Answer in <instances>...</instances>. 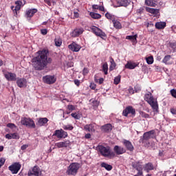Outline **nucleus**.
Returning a JSON list of instances; mask_svg holds the SVG:
<instances>
[{"mask_svg": "<svg viewBox=\"0 0 176 176\" xmlns=\"http://www.w3.org/2000/svg\"><path fill=\"white\" fill-rule=\"evenodd\" d=\"M55 146H56V148H68V146H71V141L65 140L63 142H58L55 144Z\"/></svg>", "mask_w": 176, "mask_h": 176, "instance_id": "f3484780", "label": "nucleus"}, {"mask_svg": "<svg viewBox=\"0 0 176 176\" xmlns=\"http://www.w3.org/2000/svg\"><path fill=\"white\" fill-rule=\"evenodd\" d=\"M151 138H155V130H151L143 134V140L148 141Z\"/></svg>", "mask_w": 176, "mask_h": 176, "instance_id": "dca6fc26", "label": "nucleus"}, {"mask_svg": "<svg viewBox=\"0 0 176 176\" xmlns=\"http://www.w3.org/2000/svg\"><path fill=\"white\" fill-rule=\"evenodd\" d=\"M130 0H117V5L119 6H124V8H127L130 5Z\"/></svg>", "mask_w": 176, "mask_h": 176, "instance_id": "b1692460", "label": "nucleus"}, {"mask_svg": "<svg viewBox=\"0 0 176 176\" xmlns=\"http://www.w3.org/2000/svg\"><path fill=\"white\" fill-rule=\"evenodd\" d=\"M102 72H104V75H108V63H104L102 66Z\"/></svg>", "mask_w": 176, "mask_h": 176, "instance_id": "e433bc0d", "label": "nucleus"}, {"mask_svg": "<svg viewBox=\"0 0 176 176\" xmlns=\"http://www.w3.org/2000/svg\"><path fill=\"white\" fill-rule=\"evenodd\" d=\"M155 28L157 30H164L166 28V22H157L155 23Z\"/></svg>", "mask_w": 176, "mask_h": 176, "instance_id": "c85d7f7f", "label": "nucleus"}, {"mask_svg": "<svg viewBox=\"0 0 176 176\" xmlns=\"http://www.w3.org/2000/svg\"><path fill=\"white\" fill-rule=\"evenodd\" d=\"M137 38H138V35L135 34L133 36H126V39L131 41L132 43H137Z\"/></svg>", "mask_w": 176, "mask_h": 176, "instance_id": "c756f323", "label": "nucleus"}, {"mask_svg": "<svg viewBox=\"0 0 176 176\" xmlns=\"http://www.w3.org/2000/svg\"><path fill=\"white\" fill-rule=\"evenodd\" d=\"M129 91L130 94H134V89L133 88H129Z\"/></svg>", "mask_w": 176, "mask_h": 176, "instance_id": "69168bd1", "label": "nucleus"}, {"mask_svg": "<svg viewBox=\"0 0 176 176\" xmlns=\"http://www.w3.org/2000/svg\"><path fill=\"white\" fill-rule=\"evenodd\" d=\"M38 55L32 59V66L36 71H43L48 64H52L53 59L47 57L49 50H43L37 52Z\"/></svg>", "mask_w": 176, "mask_h": 176, "instance_id": "f257e3e1", "label": "nucleus"}, {"mask_svg": "<svg viewBox=\"0 0 176 176\" xmlns=\"http://www.w3.org/2000/svg\"><path fill=\"white\" fill-rule=\"evenodd\" d=\"M28 148V144H23V146H21V149L22 151H25V149Z\"/></svg>", "mask_w": 176, "mask_h": 176, "instance_id": "bf43d9fd", "label": "nucleus"}, {"mask_svg": "<svg viewBox=\"0 0 176 176\" xmlns=\"http://www.w3.org/2000/svg\"><path fill=\"white\" fill-rule=\"evenodd\" d=\"M21 124L22 126H26V127H29L30 129H35L36 127L35 122L31 118L22 117Z\"/></svg>", "mask_w": 176, "mask_h": 176, "instance_id": "39448f33", "label": "nucleus"}, {"mask_svg": "<svg viewBox=\"0 0 176 176\" xmlns=\"http://www.w3.org/2000/svg\"><path fill=\"white\" fill-rule=\"evenodd\" d=\"M15 5H16V6L21 7V5H23V2L21 1H16L15 2Z\"/></svg>", "mask_w": 176, "mask_h": 176, "instance_id": "13d9d810", "label": "nucleus"}, {"mask_svg": "<svg viewBox=\"0 0 176 176\" xmlns=\"http://www.w3.org/2000/svg\"><path fill=\"white\" fill-rule=\"evenodd\" d=\"M54 42L55 46H57L58 47H60V46H61V45L63 44V40L60 37L56 38L54 39Z\"/></svg>", "mask_w": 176, "mask_h": 176, "instance_id": "c9c22d12", "label": "nucleus"}, {"mask_svg": "<svg viewBox=\"0 0 176 176\" xmlns=\"http://www.w3.org/2000/svg\"><path fill=\"white\" fill-rule=\"evenodd\" d=\"M16 85L18 87H20L21 89L23 87H27V79L22 78H16Z\"/></svg>", "mask_w": 176, "mask_h": 176, "instance_id": "6ab92c4d", "label": "nucleus"}, {"mask_svg": "<svg viewBox=\"0 0 176 176\" xmlns=\"http://www.w3.org/2000/svg\"><path fill=\"white\" fill-rule=\"evenodd\" d=\"M21 7L19 6H16L15 8L14 9V13H16V14H17V10H20Z\"/></svg>", "mask_w": 176, "mask_h": 176, "instance_id": "6e6d98bb", "label": "nucleus"}, {"mask_svg": "<svg viewBox=\"0 0 176 176\" xmlns=\"http://www.w3.org/2000/svg\"><path fill=\"white\" fill-rule=\"evenodd\" d=\"M144 100L151 105L154 112H159V104L157 103V100H155L153 96H152L151 93L146 94L144 96Z\"/></svg>", "mask_w": 176, "mask_h": 176, "instance_id": "f03ea898", "label": "nucleus"}, {"mask_svg": "<svg viewBox=\"0 0 176 176\" xmlns=\"http://www.w3.org/2000/svg\"><path fill=\"white\" fill-rule=\"evenodd\" d=\"M122 78V76L118 75L117 77L114 78V85H119L120 83V79Z\"/></svg>", "mask_w": 176, "mask_h": 176, "instance_id": "c03bdc74", "label": "nucleus"}, {"mask_svg": "<svg viewBox=\"0 0 176 176\" xmlns=\"http://www.w3.org/2000/svg\"><path fill=\"white\" fill-rule=\"evenodd\" d=\"M169 46L171 47V49H173L175 50L176 48V43H169Z\"/></svg>", "mask_w": 176, "mask_h": 176, "instance_id": "3c124183", "label": "nucleus"}, {"mask_svg": "<svg viewBox=\"0 0 176 176\" xmlns=\"http://www.w3.org/2000/svg\"><path fill=\"white\" fill-rule=\"evenodd\" d=\"M145 2L148 6H153V8H155L157 5L155 2H153V0H145Z\"/></svg>", "mask_w": 176, "mask_h": 176, "instance_id": "4c0bfd02", "label": "nucleus"}, {"mask_svg": "<svg viewBox=\"0 0 176 176\" xmlns=\"http://www.w3.org/2000/svg\"><path fill=\"white\" fill-rule=\"evenodd\" d=\"M43 80L44 83H46L47 85H53L56 83V80H57V78H56V76H50L47 75L43 77Z\"/></svg>", "mask_w": 176, "mask_h": 176, "instance_id": "9b49d317", "label": "nucleus"}, {"mask_svg": "<svg viewBox=\"0 0 176 176\" xmlns=\"http://www.w3.org/2000/svg\"><path fill=\"white\" fill-rule=\"evenodd\" d=\"M92 32L96 35V36H100V38H105L107 36L105 35V33L102 32L100 28L93 26L91 28Z\"/></svg>", "mask_w": 176, "mask_h": 176, "instance_id": "f8f14e48", "label": "nucleus"}, {"mask_svg": "<svg viewBox=\"0 0 176 176\" xmlns=\"http://www.w3.org/2000/svg\"><path fill=\"white\" fill-rule=\"evenodd\" d=\"M28 176H42V170L38 166H34L32 169L29 170Z\"/></svg>", "mask_w": 176, "mask_h": 176, "instance_id": "6e6552de", "label": "nucleus"}, {"mask_svg": "<svg viewBox=\"0 0 176 176\" xmlns=\"http://www.w3.org/2000/svg\"><path fill=\"white\" fill-rule=\"evenodd\" d=\"M63 129V130H69V131H72V130H74V126L71 124L64 125Z\"/></svg>", "mask_w": 176, "mask_h": 176, "instance_id": "ea45409f", "label": "nucleus"}, {"mask_svg": "<svg viewBox=\"0 0 176 176\" xmlns=\"http://www.w3.org/2000/svg\"><path fill=\"white\" fill-rule=\"evenodd\" d=\"M105 17H107L108 19V20H111L112 22L113 21V20L116 19L115 15H113V14H111L109 12H107L105 14Z\"/></svg>", "mask_w": 176, "mask_h": 176, "instance_id": "58836bf2", "label": "nucleus"}, {"mask_svg": "<svg viewBox=\"0 0 176 176\" xmlns=\"http://www.w3.org/2000/svg\"><path fill=\"white\" fill-rule=\"evenodd\" d=\"M170 60H171V55H166L162 60V63H164V64H167V63H168Z\"/></svg>", "mask_w": 176, "mask_h": 176, "instance_id": "a19ab883", "label": "nucleus"}, {"mask_svg": "<svg viewBox=\"0 0 176 176\" xmlns=\"http://www.w3.org/2000/svg\"><path fill=\"white\" fill-rule=\"evenodd\" d=\"M89 87L92 90H96V87H97V85L96 84H94V82H91Z\"/></svg>", "mask_w": 176, "mask_h": 176, "instance_id": "8fccbe9b", "label": "nucleus"}, {"mask_svg": "<svg viewBox=\"0 0 176 176\" xmlns=\"http://www.w3.org/2000/svg\"><path fill=\"white\" fill-rule=\"evenodd\" d=\"M129 115L135 116V109H134L133 106H127L122 111L123 116L127 117Z\"/></svg>", "mask_w": 176, "mask_h": 176, "instance_id": "9d476101", "label": "nucleus"}, {"mask_svg": "<svg viewBox=\"0 0 176 176\" xmlns=\"http://www.w3.org/2000/svg\"><path fill=\"white\" fill-rule=\"evenodd\" d=\"M3 74L6 80L8 82H16V80H17V75L14 73L4 70L3 71Z\"/></svg>", "mask_w": 176, "mask_h": 176, "instance_id": "0eeeda50", "label": "nucleus"}, {"mask_svg": "<svg viewBox=\"0 0 176 176\" xmlns=\"http://www.w3.org/2000/svg\"><path fill=\"white\" fill-rule=\"evenodd\" d=\"M71 116L72 118H74L76 120H79V119H80V115H79V113H72L71 114Z\"/></svg>", "mask_w": 176, "mask_h": 176, "instance_id": "a18cd8bd", "label": "nucleus"}, {"mask_svg": "<svg viewBox=\"0 0 176 176\" xmlns=\"http://www.w3.org/2000/svg\"><path fill=\"white\" fill-rule=\"evenodd\" d=\"M67 114L69 115V113L71 112H72V111H75L76 109V106L74 105V104H68L67 107Z\"/></svg>", "mask_w": 176, "mask_h": 176, "instance_id": "7c9ffc66", "label": "nucleus"}, {"mask_svg": "<svg viewBox=\"0 0 176 176\" xmlns=\"http://www.w3.org/2000/svg\"><path fill=\"white\" fill-rule=\"evenodd\" d=\"M6 138L7 140H19L20 138V136L19 135V133H7L6 135Z\"/></svg>", "mask_w": 176, "mask_h": 176, "instance_id": "4be33fe9", "label": "nucleus"}, {"mask_svg": "<svg viewBox=\"0 0 176 176\" xmlns=\"http://www.w3.org/2000/svg\"><path fill=\"white\" fill-rule=\"evenodd\" d=\"M85 137V138H91V135L90 133H87Z\"/></svg>", "mask_w": 176, "mask_h": 176, "instance_id": "338daca9", "label": "nucleus"}, {"mask_svg": "<svg viewBox=\"0 0 176 176\" xmlns=\"http://www.w3.org/2000/svg\"><path fill=\"white\" fill-rule=\"evenodd\" d=\"M73 19H79V12H78V11H74V12Z\"/></svg>", "mask_w": 176, "mask_h": 176, "instance_id": "603ef678", "label": "nucleus"}, {"mask_svg": "<svg viewBox=\"0 0 176 176\" xmlns=\"http://www.w3.org/2000/svg\"><path fill=\"white\" fill-rule=\"evenodd\" d=\"M41 33L42 35H47V29H41Z\"/></svg>", "mask_w": 176, "mask_h": 176, "instance_id": "5fc2aeb1", "label": "nucleus"}, {"mask_svg": "<svg viewBox=\"0 0 176 176\" xmlns=\"http://www.w3.org/2000/svg\"><path fill=\"white\" fill-rule=\"evenodd\" d=\"M100 166L101 167H103V168H105V170L107 171H111V170H112L111 165H109L105 162H102Z\"/></svg>", "mask_w": 176, "mask_h": 176, "instance_id": "f704fd0d", "label": "nucleus"}, {"mask_svg": "<svg viewBox=\"0 0 176 176\" xmlns=\"http://www.w3.org/2000/svg\"><path fill=\"white\" fill-rule=\"evenodd\" d=\"M147 64L151 65V64H153V56H148L146 58Z\"/></svg>", "mask_w": 176, "mask_h": 176, "instance_id": "49530a36", "label": "nucleus"}, {"mask_svg": "<svg viewBox=\"0 0 176 176\" xmlns=\"http://www.w3.org/2000/svg\"><path fill=\"white\" fill-rule=\"evenodd\" d=\"M99 8H100V6H98V5H93L92 6V9H95L96 10H98Z\"/></svg>", "mask_w": 176, "mask_h": 176, "instance_id": "0e129e2a", "label": "nucleus"}, {"mask_svg": "<svg viewBox=\"0 0 176 176\" xmlns=\"http://www.w3.org/2000/svg\"><path fill=\"white\" fill-rule=\"evenodd\" d=\"M146 10L148 13H151V14H159V9L146 8Z\"/></svg>", "mask_w": 176, "mask_h": 176, "instance_id": "473e14b6", "label": "nucleus"}, {"mask_svg": "<svg viewBox=\"0 0 176 176\" xmlns=\"http://www.w3.org/2000/svg\"><path fill=\"white\" fill-rule=\"evenodd\" d=\"M5 162H6V160H5V158L0 159V163L1 164V166H3L5 164Z\"/></svg>", "mask_w": 176, "mask_h": 176, "instance_id": "680f3d73", "label": "nucleus"}, {"mask_svg": "<svg viewBox=\"0 0 176 176\" xmlns=\"http://www.w3.org/2000/svg\"><path fill=\"white\" fill-rule=\"evenodd\" d=\"M47 122H49V119H47V118H40L37 120L36 126L42 127V126H45Z\"/></svg>", "mask_w": 176, "mask_h": 176, "instance_id": "412c9836", "label": "nucleus"}, {"mask_svg": "<svg viewBox=\"0 0 176 176\" xmlns=\"http://www.w3.org/2000/svg\"><path fill=\"white\" fill-rule=\"evenodd\" d=\"M82 73L84 75H87V74H89V70L87 69V68H84L82 70Z\"/></svg>", "mask_w": 176, "mask_h": 176, "instance_id": "052dcab7", "label": "nucleus"}, {"mask_svg": "<svg viewBox=\"0 0 176 176\" xmlns=\"http://www.w3.org/2000/svg\"><path fill=\"white\" fill-rule=\"evenodd\" d=\"M136 67H138V64L130 61H128L125 65V68L126 69H134Z\"/></svg>", "mask_w": 176, "mask_h": 176, "instance_id": "393cba45", "label": "nucleus"}, {"mask_svg": "<svg viewBox=\"0 0 176 176\" xmlns=\"http://www.w3.org/2000/svg\"><path fill=\"white\" fill-rule=\"evenodd\" d=\"M170 94L172 97H174V98H176V89H173L170 90Z\"/></svg>", "mask_w": 176, "mask_h": 176, "instance_id": "09e8293b", "label": "nucleus"}, {"mask_svg": "<svg viewBox=\"0 0 176 176\" xmlns=\"http://www.w3.org/2000/svg\"><path fill=\"white\" fill-rule=\"evenodd\" d=\"M74 84L76 85V86H80V80L78 79L74 80Z\"/></svg>", "mask_w": 176, "mask_h": 176, "instance_id": "4d7b16f0", "label": "nucleus"}, {"mask_svg": "<svg viewBox=\"0 0 176 176\" xmlns=\"http://www.w3.org/2000/svg\"><path fill=\"white\" fill-rule=\"evenodd\" d=\"M140 116H142V118H144V119H148L149 118H151V116H149V114L145 113L144 111H140Z\"/></svg>", "mask_w": 176, "mask_h": 176, "instance_id": "79ce46f5", "label": "nucleus"}, {"mask_svg": "<svg viewBox=\"0 0 176 176\" xmlns=\"http://www.w3.org/2000/svg\"><path fill=\"white\" fill-rule=\"evenodd\" d=\"M110 69H112V68H115L116 67V63H115V60H113L112 57H110Z\"/></svg>", "mask_w": 176, "mask_h": 176, "instance_id": "37998d69", "label": "nucleus"}, {"mask_svg": "<svg viewBox=\"0 0 176 176\" xmlns=\"http://www.w3.org/2000/svg\"><path fill=\"white\" fill-rule=\"evenodd\" d=\"M21 168V164L20 162H15L8 167V170L11 171L12 174H17Z\"/></svg>", "mask_w": 176, "mask_h": 176, "instance_id": "1a4fd4ad", "label": "nucleus"}, {"mask_svg": "<svg viewBox=\"0 0 176 176\" xmlns=\"http://www.w3.org/2000/svg\"><path fill=\"white\" fill-rule=\"evenodd\" d=\"M96 82H98L100 85H102V83H104V78H100L98 80L95 79Z\"/></svg>", "mask_w": 176, "mask_h": 176, "instance_id": "864d4df0", "label": "nucleus"}, {"mask_svg": "<svg viewBox=\"0 0 176 176\" xmlns=\"http://www.w3.org/2000/svg\"><path fill=\"white\" fill-rule=\"evenodd\" d=\"M7 127H9V129H17V126H16V124L13 123H8L7 124Z\"/></svg>", "mask_w": 176, "mask_h": 176, "instance_id": "de8ad7c7", "label": "nucleus"}, {"mask_svg": "<svg viewBox=\"0 0 176 176\" xmlns=\"http://www.w3.org/2000/svg\"><path fill=\"white\" fill-rule=\"evenodd\" d=\"M85 32V29L83 28H77L73 30V32L71 34V36L73 38H78L80 35H82Z\"/></svg>", "mask_w": 176, "mask_h": 176, "instance_id": "2eb2a0df", "label": "nucleus"}, {"mask_svg": "<svg viewBox=\"0 0 176 176\" xmlns=\"http://www.w3.org/2000/svg\"><path fill=\"white\" fill-rule=\"evenodd\" d=\"M98 149L104 157H115V153L113 151H111V147L109 146H104L102 145L98 146Z\"/></svg>", "mask_w": 176, "mask_h": 176, "instance_id": "7ed1b4c3", "label": "nucleus"}, {"mask_svg": "<svg viewBox=\"0 0 176 176\" xmlns=\"http://www.w3.org/2000/svg\"><path fill=\"white\" fill-rule=\"evenodd\" d=\"M112 23L113 24V27L116 28V30L122 29V23H120L119 21L116 20V19L115 20H113Z\"/></svg>", "mask_w": 176, "mask_h": 176, "instance_id": "2f4dec72", "label": "nucleus"}, {"mask_svg": "<svg viewBox=\"0 0 176 176\" xmlns=\"http://www.w3.org/2000/svg\"><path fill=\"white\" fill-rule=\"evenodd\" d=\"M89 16H91V17L92 19H94L95 20H98L99 19H101V14L96 12H90Z\"/></svg>", "mask_w": 176, "mask_h": 176, "instance_id": "72a5a7b5", "label": "nucleus"}, {"mask_svg": "<svg viewBox=\"0 0 176 176\" xmlns=\"http://www.w3.org/2000/svg\"><path fill=\"white\" fill-rule=\"evenodd\" d=\"M98 10H100V12H105V8L102 6H99Z\"/></svg>", "mask_w": 176, "mask_h": 176, "instance_id": "e2e57ef3", "label": "nucleus"}, {"mask_svg": "<svg viewBox=\"0 0 176 176\" xmlns=\"http://www.w3.org/2000/svg\"><path fill=\"white\" fill-rule=\"evenodd\" d=\"M122 144L125 147L126 151H129V152H133V151H134V146H133V143H131L130 140L124 139Z\"/></svg>", "mask_w": 176, "mask_h": 176, "instance_id": "4468645a", "label": "nucleus"}, {"mask_svg": "<svg viewBox=\"0 0 176 176\" xmlns=\"http://www.w3.org/2000/svg\"><path fill=\"white\" fill-rule=\"evenodd\" d=\"M84 130L89 131V133H94V131H96V124H86L84 126Z\"/></svg>", "mask_w": 176, "mask_h": 176, "instance_id": "aec40b11", "label": "nucleus"}, {"mask_svg": "<svg viewBox=\"0 0 176 176\" xmlns=\"http://www.w3.org/2000/svg\"><path fill=\"white\" fill-rule=\"evenodd\" d=\"M132 167L133 168H135L137 171H142V166L140 162H133Z\"/></svg>", "mask_w": 176, "mask_h": 176, "instance_id": "bb28decb", "label": "nucleus"}, {"mask_svg": "<svg viewBox=\"0 0 176 176\" xmlns=\"http://www.w3.org/2000/svg\"><path fill=\"white\" fill-rule=\"evenodd\" d=\"M68 47L69 50H72V52H75L76 53H77L78 52H79V50H80V49H82V46L77 44L75 42H73L72 44H69L68 45Z\"/></svg>", "mask_w": 176, "mask_h": 176, "instance_id": "a211bd4d", "label": "nucleus"}, {"mask_svg": "<svg viewBox=\"0 0 176 176\" xmlns=\"http://www.w3.org/2000/svg\"><path fill=\"white\" fill-rule=\"evenodd\" d=\"M80 164L79 163L74 162L72 163L67 168L66 171L67 175H76L78 174V170H79Z\"/></svg>", "mask_w": 176, "mask_h": 176, "instance_id": "20e7f679", "label": "nucleus"}, {"mask_svg": "<svg viewBox=\"0 0 176 176\" xmlns=\"http://www.w3.org/2000/svg\"><path fill=\"white\" fill-rule=\"evenodd\" d=\"M113 152L115 154V156H116V155H123L124 153H126V148H124L122 146L116 145L113 147Z\"/></svg>", "mask_w": 176, "mask_h": 176, "instance_id": "ddd939ff", "label": "nucleus"}, {"mask_svg": "<svg viewBox=\"0 0 176 176\" xmlns=\"http://www.w3.org/2000/svg\"><path fill=\"white\" fill-rule=\"evenodd\" d=\"M93 104L94 105H96V107H97L98 105V101L97 100H94L93 101Z\"/></svg>", "mask_w": 176, "mask_h": 176, "instance_id": "774afa93", "label": "nucleus"}, {"mask_svg": "<svg viewBox=\"0 0 176 176\" xmlns=\"http://www.w3.org/2000/svg\"><path fill=\"white\" fill-rule=\"evenodd\" d=\"M155 167L153 166V164L151 162H148L145 164L144 170H146V173H149V171H152V170H154Z\"/></svg>", "mask_w": 176, "mask_h": 176, "instance_id": "cd10ccee", "label": "nucleus"}, {"mask_svg": "<svg viewBox=\"0 0 176 176\" xmlns=\"http://www.w3.org/2000/svg\"><path fill=\"white\" fill-rule=\"evenodd\" d=\"M38 12V10L36 8H33V9H30L29 10H28L26 12V16L27 17H33L34 14H35V13Z\"/></svg>", "mask_w": 176, "mask_h": 176, "instance_id": "a878e982", "label": "nucleus"}, {"mask_svg": "<svg viewBox=\"0 0 176 176\" xmlns=\"http://www.w3.org/2000/svg\"><path fill=\"white\" fill-rule=\"evenodd\" d=\"M52 136L56 137L58 140H62V138H67V137H68V133L63 129H57L54 131Z\"/></svg>", "mask_w": 176, "mask_h": 176, "instance_id": "423d86ee", "label": "nucleus"}, {"mask_svg": "<svg viewBox=\"0 0 176 176\" xmlns=\"http://www.w3.org/2000/svg\"><path fill=\"white\" fill-rule=\"evenodd\" d=\"M101 130L104 133H111L112 131V124H106L101 126Z\"/></svg>", "mask_w": 176, "mask_h": 176, "instance_id": "5701e85b", "label": "nucleus"}]
</instances>
